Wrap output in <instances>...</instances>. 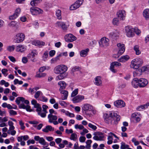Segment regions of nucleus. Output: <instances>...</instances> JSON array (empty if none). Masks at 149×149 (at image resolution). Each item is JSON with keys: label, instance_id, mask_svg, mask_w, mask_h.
<instances>
[{"label": "nucleus", "instance_id": "obj_1", "mask_svg": "<svg viewBox=\"0 0 149 149\" xmlns=\"http://www.w3.org/2000/svg\"><path fill=\"white\" fill-rule=\"evenodd\" d=\"M67 70V66L64 65H61L55 67L54 70V72L57 74H59L56 77V80H61L66 78L67 74L65 72Z\"/></svg>", "mask_w": 149, "mask_h": 149}, {"label": "nucleus", "instance_id": "obj_2", "mask_svg": "<svg viewBox=\"0 0 149 149\" xmlns=\"http://www.w3.org/2000/svg\"><path fill=\"white\" fill-rule=\"evenodd\" d=\"M109 115V117L105 119L106 122L108 124L110 123L112 125H117L120 119V116L113 111H111Z\"/></svg>", "mask_w": 149, "mask_h": 149}, {"label": "nucleus", "instance_id": "obj_3", "mask_svg": "<svg viewBox=\"0 0 149 149\" xmlns=\"http://www.w3.org/2000/svg\"><path fill=\"white\" fill-rule=\"evenodd\" d=\"M143 63V61L142 59L140 58H137L134 59L132 61L130 67L134 69H137Z\"/></svg>", "mask_w": 149, "mask_h": 149}, {"label": "nucleus", "instance_id": "obj_4", "mask_svg": "<svg viewBox=\"0 0 149 149\" xmlns=\"http://www.w3.org/2000/svg\"><path fill=\"white\" fill-rule=\"evenodd\" d=\"M125 31L127 36L129 38L132 37L134 36L133 29L130 26H127L125 28Z\"/></svg>", "mask_w": 149, "mask_h": 149}, {"label": "nucleus", "instance_id": "obj_5", "mask_svg": "<svg viewBox=\"0 0 149 149\" xmlns=\"http://www.w3.org/2000/svg\"><path fill=\"white\" fill-rule=\"evenodd\" d=\"M30 11L33 15H38L43 13V11L41 9L35 7H31L30 9Z\"/></svg>", "mask_w": 149, "mask_h": 149}, {"label": "nucleus", "instance_id": "obj_6", "mask_svg": "<svg viewBox=\"0 0 149 149\" xmlns=\"http://www.w3.org/2000/svg\"><path fill=\"white\" fill-rule=\"evenodd\" d=\"M93 135L94 136L93 137V139L94 140L96 141H102L104 137V135L103 133H102L99 132H94Z\"/></svg>", "mask_w": 149, "mask_h": 149}, {"label": "nucleus", "instance_id": "obj_7", "mask_svg": "<svg viewBox=\"0 0 149 149\" xmlns=\"http://www.w3.org/2000/svg\"><path fill=\"white\" fill-rule=\"evenodd\" d=\"M47 118L49 123H52L54 125H57L58 124V122L56 121L58 118L57 116L53 114H49Z\"/></svg>", "mask_w": 149, "mask_h": 149}, {"label": "nucleus", "instance_id": "obj_8", "mask_svg": "<svg viewBox=\"0 0 149 149\" xmlns=\"http://www.w3.org/2000/svg\"><path fill=\"white\" fill-rule=\"evenodd\" d=\"M24 38L25 35L24 33H18L16 36L15 42L16 43H20L24 40Z\"/></svg>", "mask_w": 149, "mask_h": 149}, {"label": "nucleus", "instance_id": "obj_9", "mask_svg": "<svg viewBox=\"0 0 149 149\" xmlns=\"http://www.w3.org/2000/svg\"><path fill=\"white\" fill-rule=\"evenodd\" d=\"M109 40L105 37H104L101 38L99 43L101 47H105L109 45Z\"/></svg>", "mask_w": 149, "mask_h": 149}, {"label": "nucleus", "instance_id": "obj_10", "mask_svg": "<svg viewBox=\"0 0 149 149\" xmlns=\"http://www.w3.org/2000/svg\"><path fill=\"white\" fill-rule=\"evenodd\" d=\"M83 0H78L70 7V10H74L79 8L82 3Z\"/></svg>", "mask_w": 149, "mask_h": 149}, {"label": "nucleus", "instance_id": "obj_11", "mask_svg": "<svg viewBox=\"0 0 149 149\" xmlns=\"http://www.w3.org/2000/svg\"><path fill=\"white\" fill-rule=\"evenodd\" d=\"M121 65L120 63L116 61H115L112 62L110 66V70L113 72L116 73V70L114 69L115 66L118 67L120 66Z\"/></svg>", "mask_w": 149, "mask_h": 149}, {"label": "nucleus", "instance_id": "obj_12", "mask_svg": "<svg viewBox=\"0 0 149 149\" xmlns=\"http://www.w3.org/2000/svg\"><path fill=\"white\" fill-rule=\"evenodd\" d=\"M114 105L117 107L122 108L125 106V102L121 100H116L114 102Z\"/></svg>", "mask_w": 149, "mask_h": 149}, {"label": "nucleus", "instance_id": "obj_13", "mask_svg": "<svg viewBox=\"0 0 149 149\" xmlns=\"http://www.w3.org/2000/svg\"><path fill=\"white\" fill-rule=\"evenodd\" d=\"M139 87L143 88L145 87L148 84L147 79L144 78H140L139 79Z\"/></svg>", "mask_w": 149, "mask_h": 149}, {"label": "nucleus", "instance_id": "obj_14", "mask_svg": "<svg viewBox=\"0 0 149 149\" xmlns=\"http://www.w3.org/2000/svg\"><path fill=\"white\" fill-rule=\"evenodd\" d=\"M118 18L120 20H123L125 18V11L123 10H120L118 11L117 13Z\"/></svg>", "mask_w": 149, "mask_h": 149}, {"label": "nucleus", "instance_id": "obj_15", "mask_svg": "<svg viewBox=\"0 0 149 149\" xmlns=\"http://www.w3.org/2000/svg\"><path fill=\"white\" fill-rule=\"evenodd\" d=\"M93 106L91 105L88 104H84L82 108V110L86 112L91 111L93 110Z\"/></svg>", "mask_w": 149, "mask_h": 149}, {"label": "nucleus", "instance_id": "obj_16", "mask_svg": "<svg viewBox=\"0 0 149 149\" xmlns=\"http://www.w3.org/2000/svg\"><path fill=\"white\" fill-rule=\"evenodd\" d=\"M36 111L38 112V115L40 116L42 118H45L46 116V113L47 112L43 111L42 110V108L41 107H39L36 109Z\"/></svg>", "mask_w": 149, "mask_h": 149}, {"label": "nucleus", "instance_id": "obj_17", "mask_svg": "<svg viewBox=\"0 0 149 149\" xmlns=\"http://www.w3.org/2000/svg\"><path fill=\"white\" fill-rule=\"evenodd\" d=\"M117 46L118 47V49H119L118 53V54H120L121 55L125 52V45L123 44L119 43L117 44Z\"/></svg>", "mask_w": 149, "mask_h": 149}, {"label": "nucleus", "instance_id": "obj_18", "mask_svg": "<svg viewBox=\"0 0 149 149\" xmlns=\"http://www.w3.org/2000/svg\"><path fill=\"white\" fill-rule=\"evenodd\" d=\"M20 101L24 102L25 104H28L29 103L28 100H25L24 98L23 97H19L17 98L15 100V102L17 104H19Z\"/></svg>", "mask_w": 149, "mask_h": 149}, {"label": "nucleus", "instance_id": "obj_19", "mask_svg": "<svg viewBox=\"0 0 149 149\" xmlns=\"http://www.w3.org/2000/svg\"><path fill=\"white\" fill-rule=\"evenodd\" d=\"M21 11V10L19 8H17L15 10V13L14 14L10 16L9 17L10 19L12 20L16 18L19 15Z\"/></svg>", "mask_w": 149, "mask_h": 149}, {"label": "nucleus", "instance_id": "obj_20", "mask_svg": "<svg viewBox=\"0 0 149 149\" xmlns=\"http://www.w3.org/2000/svg\"><path fill=\"white\" fill-rule=\"evenodd\" d=\"M132 117L135 120L136 122H139L141 120V115L139 113L135 112L132 115Z\"/></svg>", "mask_w": 149, "mask_h": 149}, {"label": "nucleus", "instance_id": "obj_21", "mask_svg": "<svg viewBox=\"0 0 149 149\" xmlns=\"http://www.w3.org/2000/svg\"><path fill=\"white\" fill-rule=\"evenodd\" d=\"M84 96L83 95H78L72 99V101L74 103H78L84 99Z\"/></svg>", "mask_w": 149, "mask_h": 149}, {"label": "nucleus", "instance_id": "obj_22", "mask_svg": "<svg viewBox=\"0 0 149 149\" xmlns=\"http://www.w3.org/2000/svg\"><path fill=\"white\" fill-rule=\"evenodd\" d=\"M32 44L36 46H37L40 47L42 46H44L45 45V43L42 41L36 40L33 41L32 42Z\"/></svg>", "mask_w": 149, "mask_h": 149}, {"label": "nucleus", "instance_id": "obj_23", "mask_svg": "<svg viewBox=\"0 0 149 149\" xmlns=\"http://www.w3.org/2000/svg\"><path fill=\"white\" fill-rule=\"evenodd\" d=\"M37 54L36 53V51L35 50H33L27 56V58L30 59L33 62H34V57Z\"/></svg>", "mask_w": 149, "mask_h": 149}, {"label": "nucleus", "instance_id": "obj_24", "mask_svg": "<svg viewBox=\"0 0 149 149\" xmlns=\"http://www.w3.org/2000/svg\"><path fill=\"white\" fill-rule=\"evenodd\" d=\"M133 86L135 88H137L139 86V79L136 78H134L132 82Z\"/></svg>", "mask_w": 149, "mask_h": 149}, {"label": "nucleus", "instance_id": "obj_25", "mask_svg": "<svg viewBox=\"0 0 149 149\" xmlns=\"http://www.w3.org/2000/svg\"><path fill=\"white\" fill-rule=\"evenodd\" d=\"M26 49L25 46L24 45H19L16 47V51L19 52H23Z\"/></svg>", "mask_w": 149, "mask_h": 149}, {"label": "nucleus", "instance_id": "obj_26", "mask_svg": "<svg viewBox=\"0 0 149 149\" xmlns=\"http://www.w3.org/2000/svg\"><path fill=\"white\" fill-rule=\"evenodd\" d=\"M130 59V57L128 55H123L118 59L119 62H125Z\"/></svg>", "mask_w": 149, "mask_h": 149}, {"label": "nucleus", "instance_id": "obj_27", "mask_svg": "<svg viewBox=\"0 0 149 149\" xmlns=\"http://www.w3.org/2000/svg\"><path fill=\"white\" fill-rule=\"evenodd\" d=\"M34 139L36 141H38L39 143L42 144L45 141L43 137H40L39 136H36L34 137Z\"/></svg>", "mask_w": 149, "mask_h": 149}, {"label": "nucleus", "instance_id": "obj_28", "mask_svg": "<svg viewBox=\"0 0 149 149\" xmlns=\"http://www.w3.org/2000/svg\"><path fill=\"white\" fill-rule=\"evenodd\" d=\"M61 93L63 94L61 97L62 100H65L67 99L68 95V91L65 90H63L61 91Z\"/></svg>", "mask_w": 149, "mask_h": 149}, {"label": "nucleus", "instance_id": "obj_29", "mask_svg": "<svg viewBox=\"0 0 149 149\" xmlns=\"http://www.w3.org/2000/svg\"><path fill=\"white\" fill-rule=\"evenodd\" d=\"M17 22L15 21H13L8 24V26L14 28L15 29L17 28L18 26L17 25Z\"/></svg>", "mask_w": 149, "mask_h": 149}, {"label": "nucleus", "instance_id": "obj_30", "mask_svg": "<svg viewBox=\"0 0 149 149\" xmlns=\"http://www.w3.org/2000/svg\"><path fill=\"white\" fill-rule=\"evenodd\" d=\"M95 84L97 86H100L102 84L101 77L100 76H97L95 79Z\"/></svg>", "mask_w": 149, "mask_h": 149}, {"label": "nucleus", "instance_id": "obj_31", "mask_svg": "<svg viewBox=\"0 0 149 149\" xmlns=\"http://www.w3.org/2000/svg\"><path fill=\"white\" fill-rule=\"evenodd\" d=\"M143 72L141 69H137L133 72V76L134 77H139L141 74V72Z\"/></svg>", "mask_w": 149, "mask_h": 149}, {"label": "nucleus", "instance_id": "obj_32", "mask_svg": "<svg viewBox=\"0 0 149 149\" xmlns=\"http://www.w3.org/2000/svg\"><path fill=\"white\" fill-rule=\"evenodd\" d=\"M54 128L52 127L51 125H47L46 126L45 128L43 129L42 130L43 132H48V131H54Z\"/></svg>", "mask_w": 149, "mask_h": 149}, {"label": "nucleus", "instance_id": "obj_33", "mask_svg": "<svg viewBox=\"0 0 149 149\" xmlns=\"http://www.w3.org/2000/svg\"><path fill=\"white\" fill-rule=\"evenodd\" d=\"M149 105V103H147L146 104L138 106L137 108V110L141 111L143 109H145L148 107Z\"/></svg>", "mask_w": 149, "mask_h": 149}, {"label": "nucleus", "instance_id": "obj_34", "mask_svg": "<svg viewBox=\"0 0 149 149\" xmlns=\"http://www.w3.org/2000/svg\"><path fill=\"white\" fill-rule=\"evenodd\" d=\"M143 15L146 19H148L149 18V9H145L143 11Z\"/></svg>", "mask_w": 149, "mask_h": 149}, {"label": "nucleus", "instance_id": "obj_35", "mask_svg": "<svg viewBox=\"0 0 149 149\" xmlns=\"http://www.w3.org/2000/svg\"><path fill=\"white\" fill-rule=\"evenodd\" d=\"M89 51V49L88 48L85 50H81L80 53L81 56L84 57L86 56L88 52Z\"/></svg>", "mask_w": 149, "mask_h": 149}, {"label": "nucleus", "instance_id": "obj_36", "mask_svg": "<svg viewBox=\"0 0 149 149\" xmlns=\"http://www.w3.org/2000/svg\"><path fill=\"white\" fill-rule=\"evenodd\" d=\"M139 47L138 45H136L134 47V50L136 54L137 55H139L141 53V51L139 49Z\"/></svg>", "mask_w": 149, "mask_h": 149}, {"label": "nucleus", "instance_id": "obj_37", "mask_svg": "<svg viewBox=\"0 0 149 149\" xmlns=\"http://www.w3.org/2000/svg\"><path fill=\"white\" fill-rule=\"evenodd\" d=\"M58 84L60 85V90L64 89L65 88L66 86L65 82L63 81H60L58 83Z\"/></svg>", "mask_w": 149, "mask_h": 149}, {"label": "nucleus", "instance_id": "obj_38", "mask_svg": "<svg viewBox=\"0 0 149 149\" xmlns=\"http://www.w3.org/2000/svg\"><path fill=\"white\" fill-rule=\"evenodd\" d=\"M56 24L58 26H61L63 29L65 30L67 29V27L64 22H58Z\"/></svg>", "mask_w": 149, "mask_h": 149}, {"label": "nucleus", "instance_id": "obj_39", "mask_svg": "<svg viewBox=\"0 0 149 149\" xmlns=\"http://www.w3.org/2000/svg\"><path fill=\"white\" fill-rule=\"evenodd\" d=\"M141 70L143 72H145L147 74H149V65L144 66L141 68Z\"/></svg>", "mask_w": 149, "mask_h": 149}, {"label": "nucleus", "instance_id": "obj_40", "mask_svg": "<svg viewBox=\"0 0 149 149\" xmlns=\"http://www.w3.org/2000/svg\"><path fill=\"white\" fill-rule=\"evenodd\" d=\"M109 36L110 38L114 39H116L118 36V35L117 33L112 32L109 34Z\"/></svg>", "mask_w": 149, "mask_h": 149}, {"label": "nucleus", "instance_id": "obj_41", "mask_svg": "<svg viewBox=\"0 0 149 149\" xmlns=\"http://www.w3.org/2000/svg\"><path fill=\"white\" fill-rule=\"evenodd\" d=\"M42 0H32L30 3L31 5L33 6H36L38 3L42 1Z\"/></svg>", "mask_w": 149, "mask_h": 149}, {"label": "nucleus", "instance_id": "obj_42", "mask_svg": "<svg viewBox=\"0 0 149 149\" xmlns=\"http://www.w3.org/2000/svg\"><path fill=\"white\" fill-rule=\"evenodd\" d=\"M31 103L32 105H34V107L36 109L40 107V104L37 103V101L35 100H33L31 101Z\"/></svg>", "mask_w": 149, "mask_h": 149}, {"label": "nucleus", "instance_id": "obj_43", "mask_svg": "<svg viewBox=\"0 0 149 149\" xmlns=\"http://www.w3.org/2000/svg\"><path fill=\"white\" fill-rule=\"evenodd\" d=\"M66 36L68 37L69 38L71 39V40H72V42L76 40L77 39V38L75 36L71 33L67 34Z\"/></svg>", "mask_w": 149, "mask_h": 149}, {"label": "nucleus", "instance_id": "obj_44", "mask_svg": "<svg viewBox=\"0 0 149 149\" xmlns=\"http://www.w3.org/2000/svg\"><path fill=\"white\" fill-rule=\"evenodd\" d=\"M81 68L78 66H75L73 67L72 69L71 72L72 74L74 73V72L76 71H80Z\"/></svg>", "mask_w": 149, "mask_h": 149}, {"label": "nucleus", "instance_id": "obj_45", "mask_svg": "<svg viewBox=\"0 0 149 149\" xmlns=\"http://www.w3.org/2000/svg\"><path fill=\"white\" fill-rule=\"evenodd\" d=\"M77 135L75 133H73L71 135L70 139L74 141H76L77 139Z\"/></svg>", "mask_w": 149, "mask_h": 149}, {"label": "nucleus", "instance_id": "obj_46", "mask_svg": "<svg viewBox=\"0 0 149 149\" xmlns=\"http://www.w3.org/2000/svg\"><path fill=\"white\" fill-rule=\"evenodd\" d=\"M56 15L58 18L59 19H60L62 18L61 16V11L60 10H58L56 11Z\"/></svg>", "mask_w": 149, "mask_h": 149}, {"label": "nucleus", "instance_id": "obj_47", "mask_svg": "<svg viewBox=\"0 0 149 149\" xmlns=\"http://www.w3.org/2000/svg\"><path fill=\"white\" fill-rule=\"evenodd\" d=\"M120 148L121 149H125L129 147V146L127 145H126L124 142H122L121 143Z\"/></svg>", "mask_w": 149, "mask_h": 149}, {"label": "nucleus", "instance_id": "obj_48", "mask_svg": "<svg viewBox=\"0 0 149 149\" xmlns=\"http://www.w3.org/2000/svg\"><path fill=\"white\" fill-rule=\"evenodd\" d=\"M48 51L45 52L44 54L42 56V58H43V60L45 61L47 60V58L48 56Z\"/></svg>", "mask_w": 149, "mask_h": 149}, {"label": "nucleus", "instance_id": "obj_49", "mask_svg": "<svg viewBox=\"0 0 149 149\" xmlns=\"http://www.w3.org/2000/svg\"><path fill=\"white\" fill-rule=\"evenodd\" d=\"M15 49V46L14 45L8 46L7 47V50L10 52L13 51Z\"/></svg>", "mask_w": 149, "mask_h": 149}, {"label": "nucleus", "instance_id": "obj_50", "mask_svg": "<svg viewBox=\"0 0 149 149\" xmlns=\"http://www.w3.org/2000/svg\"><path fill=\"white\" fill-rule=\"evenodd\" d=\"M119 19L118 18H114L113 20V23L115 25H118L119 23Z\"/></svg>", "mask_w": 149, "mask_h": 149}, {"label": "nucleus", "instance_id": "obj_51", "mask_svg": "<svg viewBox=\"0 0 149 149\" xmlns=\"http://www.w3.org/2000/svg\"><path fill=\"white\" fill-rule=\"evenodd\" d=\"M74 127L76 129H78L79 130H82L84 129V127L82 125L76 124L74 126Z\"/></svg>", "mask_w": 149, "mask_h": 149}, {"label": "nucleus", "instance_id": "obj_52", "mask_svg": "<svg viewBox=\"0 0 149 149\" xmlns=\"http://www.w3.org/2000/svg\"><path fill=\"white\" fill-rule=\"evenodd\" d=\"M134 32H135L136 33L137 35H139L141 33V31L138 28L135 27L133 29Z\"/></svg>", "mask_w": 149, "mask_h": 149}, {"label": "nucleus", "instance_id": "obj_53", "mask_svg": "<svg viewBox=\"0 0 149 149\" xmlns=\"http://www.w3.org/2000/svg\"><path fill=\"white\" fill-rule=\"evenodd\" d=\"M78 93V89H76L72 91L71 96L72 97H73L76 95Z\"/></svg>", "mask_w": 149, "mask_h": 149}, {"label": "nucleus", "instance_id": "obj_54", "mask_svg": "<svg viewBox=\"0 0 149 149\" xmlns=\"http://www.w3.org/2000/svg\"><path fill=\"white\" fill-rule=\"evenodd\" d=\"M88 126L94 130H95L97 128V127L96 126L93 125L91 123L88 124Z\"/></svg>", "mask_w": 149, "mask_h": 149}, {"label": "nucleus", "instance_id": "obj_55", "mask_svg": "<svg viewBox=\"0 0 149 149\" xmlns=\"http://www.w3.org/2000/svg\"><path fill=\"white\" fill-rule=\"evenodd\" d=\"M42 93V92L41 91H37L35 94L34 97L36 99H37L38 97H39L40 94Z\"/></svg>", "mask_w": 149, "mask_h": 149}, {"label": "nucleus", "instance_id": "obj_56", "mask_svg": "<svg viewBox=\"0 0 149 149\" xmlns=\"http://www.w3.org/2000/svg\"><path fill=\"white\" fill-rule=\"evenodd\" d=\"M46 74L45 73H40L37 74H36V77H44L46 76Z\"/></svg>", "mask_w": 149, "mask_h": 149}, {"label": "nucleus", "instance_id": "obj_57", "mask_svg": "<svg viewBox=\"0 0 149 149\" xmlns=\"http://www.w3.org/2000/svg\"><path fill=\"white\" fill-rule=\"evenodd\" d=\"M1 72L5 76H6L8 74L7 73L8 70L6 69H3L1 70Z\"/></svg>", "mask_w": 149, "mask_h": 149}, {"label": "nucleus", "instance_id": "obj_58", "mask_svg": "<svg viewBox=\"0 0 149 149\" xmlns=\"http://www.w3.org/2000/svg\"><path fill=\"white\" fill-rule=\"evenodd\" d=\"M56 53V52L54 50H51L49 52V56L51 57L54 56Z\"/></svg>", "mask_w": 149, "mask_h": 149}, {"label": "nucleus", "instance_id": "obj_59", "mask_svg": "<svg viewBox=\"0 0 149 149\" xmlns=\"http://www.w3.org/2000/svg\"><path fill=\"white\" fill-rule=\"evenodd\" d=\"M19 124L21 126V128L22 130H24L25 127L24 125V123H23L22 121H20L19 122Z\"/></svg>", "mask_w": 149, "mask_h": 149}, {"label": "nucleus", "instance_id": "obj_60", "mask_svg": "<svg viewBox=\"0 0 149 149\" xmlns=\"http://www.w3.org/2000/svg\"><path fill=\"white\" fill-rule=\"evenodd\" d=\"M86 139L85 137L83 136H80L79 138V141L80 142L83 143L85 142Z\"/></svg>", "mask_w": 149, "mask_h": 149}, {"label": "nucleus", "instance_id": "obj_61", "mask_svg": "<svg viewBox=\"0 0 149 149\" xmlns=\"http://www.w3.org/2000/svg\"><path fill=\"white\" fill-rule=\"evenodd\" d=\"M65 132L69 134H72L73 133V131L72 130V129H70V130H68V129H66L65 130Z\"/></svg>", "mask_w": 149, "mask_h": 149}, {"label": "nucleus", "instance_id": "obj_62", "mask_svg": "<svg viewBox=\"0 0 149 149\" xmlns=\"http://www.w3.org/2000/svg\"><path fill=\"white\" fill-rule=\"evenodd\" d=\"M62 139L60 138H58L55 139V141L57 144H59L62 141Z\"/></svg>", "mask_w": 149, "mask_h": 149}, {"label": "nucleus", "instance_id": "obj_63", "mask_svg": "<svg viewBox=\"0 0 149 149\" xmlns=\"http://www.w3.org/2000/svg\"><path fill=\"white\" fill-rule=\"evenodd\" d=\"M9 113L11 115H16L17 114V113L16 111L12 110H10Z\"/></svg>", "mask_w": 149, "mask_h": 149}, {"label": "nucleus", "instance_id": "obj_64", "mask_svg": "<svg viewBox=\"0 0 149 149\" xmlns=\"http://www.w3.org/2000/svg\"><path fill=\"white\" fill-rule=\"evenodd\" d=\"M19 107L20 109H25L26 108V106H25L24 104H18Z\"/></svg>", "mask_w": 149, "mask_h": 149}]
</instances>
